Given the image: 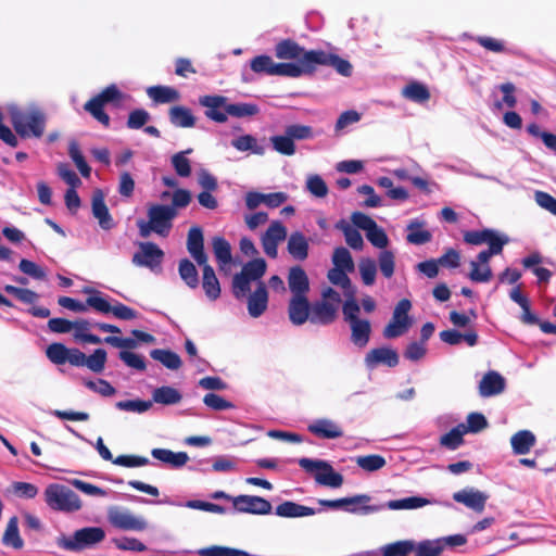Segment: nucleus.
Instances as JSON below:
<instances>
[{"instance_id": "obj_50", "label": "nucleus", "mask_w": 556, "mask_h": 556, "mask_svg": "<svg viewBox=\"0 0 556 556\" xmlns=\"http://www.w3.org/2000/svg\"><path fill=\"white\" fill-rule=\"evenodd\" d=\"M84 292L90 294V296L87 298V308L92 307L94 311L102 314L111 313L113 305L101 295L100 291L93 288H85Z\"/></svg>"}, {"instance_id": "obj_30", "label": "nucleus", "mask_w": 556, "mask_h": 556, "mask_svg": "<svg viewBox=\"0 0 556 556\" xmlns=\"http://www.w3.org/2000/svg\"><path fill=\"white\" fill-rule=\"evenodd\" d=\"M351 327V341L358 348H365L370 339L371 325L367 319H357L349 323Z\"/></svg>"}, {"instance_id": "obj_1", "label": "nucleus", "mask_w": 556, "mask_h": 556, "mask_svg": "<svg viewBox=\"0 0 556 556\" xmlns=\"http://www.w3.org/2000/svg\"><path fill=\"white\" fill-rule=\"evenodd\" d=\"M10 119L13 128L22 138H40L45 132L46 117L37 108L28 111L12 109Z\"/></svg>"}, {"instance_id": "obj_44", "label": "nucleus", "mask_w": 556, "mask_h": 556, "mask_svg": "<svg viewBox=\"0 0 556 556\" xmlns=\"http://www.w3.org/2000/svg\"><path fill=\"white\" fill-rule=\"evenodd\" d=\"M231 146L241 152L250 151L256 155H263L265 153V147L258 144L257 139L252 135H243L233 139Z\"/></svg>"}, {"instance_id": "obj_17", "label": "nucleus", "mask_w": 556, "mask_h": 556, "mask_svg": "<svg viewBox=\"0 0 556 556\" xmlns=\"http://www.w3.org/2000/svg\"><path fill=\"white\" fill-rule=\"evenodd\" d=\"M187 250L198 265L207 263V254L204 251V236L200 226H192L187 236Z\"/></svg>"}, {"instance_id": "obj_51", "label": "nucleus", "mask_w": 556, "mask_h": 556, "mask_svg": "<svg viewBox=\"0 0 556 556\" xmlns=\"http://www.w3.org/2000/svg\"><path fill=\"white\" fill-rule=\"evenodd\" d=\"M413 540L396 541L382 547V556H407L413 553Z\"/></svg>"}, {"instance_id": "obj_25", "label": "nucleus", "mask_w": 556, "mask_h": 556, "mask_svg": "<svg viewBox=\"0 0 556 556\" xmlns=\"http://www.w3.org/2000/svg\"><path fill=\"white\" fill-rule=\"evenodd\" d=\"M509 298L511 301L517 303L521 309L522 313L519 317L520 321L525 325H538L539 324V317L531 312V305L529 299L522 293L521 286L518 285L514 287L509 293Z\"/></svg>"}, {"instance_id": "obj_62", "label": "nucleus", "mask_w": 556, "mask_h": 556, "mask_svg": "<svg viewBox=\"0 0 556 556\" xmlns=\"http://www.w3.org/2000/svg\"><path fill=\"white\" fill-rule=\"evenodd\" d=\"M4 291L25 304H33L39 298L38 293L30 289L18 288L11 285H7Z\"/></svg>"}, {"instance_id": "obj_10", "label": "nucleus", "mask_w": 556, "mask_h": 556, "mask_svg": "<svg viewBox=\"0 0 556 556\" xmlns=\"http://www.w3.org/2000/svg\"><path fill=\"white\" fill-rule=\"evenodd\" d=\"M233 508L240 513L253 515H267L271 511V504L257 495H238L232 498Z\"/></svg>"}, {"instance_id": "obj_55", "label": "nucleus", "mask_w": 556, "mask_h": 556, "mask_svg": "<svg viewBox=\"0 0 556 556\" xmlns=\"http://www.w3.org/2000/svg\"><path fill=\"white\" fill-rule=\"evenodd\" d=\"M227 116L233 117H249L254 116L260 112L256 104L253 103H229L226 108Z\"/></svg>"}, {"instance_id": "obj_21", "label": "nucleus", "mask_w": 556, "mask_h": 556, "mask_svg": "<svg viewBox=\"0 0 556 556\" xmlns=\"http://www.w3.org/2000/svg\"><path fill=\"white\" fill-rule=\"evenodd\" d=\"M464 241L471 245H481L483 243L490 245L492 242H509V239L507 236H501L494 229L485 228L482 230L465 231Z\"/></svg>"}, {"instance_id": "obj_40", "label": "nucleus", "mask_w": 556, "mask_h": 556, "mask_svg": "<svg viewBox=\"0 0 556 556\" xmlns=\"http://www.w3.org/2000/svg\"><path fill=\"white\" fill-rule=\"evenodd\" d=\"M2 543L5 546H11L15 549H21L24 546V541L20 535L18 531V519L13 516L8 521L5 531L2 536Z\"/></svg>"}, {"instance_id": "obj_33", "label": "nucleus", "mask_w": 556, "mask_h": 556, "mask_svg": "<svg viewBox=\"0 0 556 556\" xmlns=\"http://www.w3.org/2000/svg\"><path fill=\"white\" fill-rule=\"evenodd\" d=\"M212 248L219 269L224 270L232 260L230 243L224 237L216 236L212 239Z\"/></svg>"}, {"instance_id": "obj_38", "label": "nucleus", "mask_w": 556, "mask_h": 556, "mask_svg": "<svg viewBox=\"0 0 556 556\" xmlns=\"http://www.w3.org/2000/svg\"><path fill=\"white\" fill-rule=\"evenodd\" d=\"M147 93L155 103H170L180 99L178 90L168 86L149 87Z\"/></svg>"}, {"instance_id": "obj_35", "label": "nucleus", "mask_w": 556, "mask_h": 556, "mask_svg": "<svg viewBox=\"0 0 556 556\" xmlns=\"http://www.w3.org/2000/svg\"><path fill=\"white\" fill-rule=\"evenodd\" d=\"M425 222L414 219L407 225V242L416 245L428 243L432 239V235L429 230L424 229Z\"/></svg>"}, {"instance_id": "obj_56", "label": "nucleus", "mask_w": 556, "mask_h": 556, "mask_svg": "<svg viewBox=\"0 0 556 556\" xmlns=\"http://www.w3.org/2000/svg\"><path fill=\"white\" fill-rule=\"evenodd\" d=\"M332 263L336 268H341L346 271L354 270V262L350 251L346 248H336L332 255Z\"/></svg>"}, {"instance_id": "obj_18", "label": "nucleus", "mask_w": 556, "mask_h": 556, "mask_svg": "<svg viewBox=\"0 0 556 556\" xmlns=\"http://www.w3.org/2000/svg\"><path fill=\"white\" fill-rule=\"evenodd\" d=\"M91 208L93 216L98 219L99 225L102 229L110 230L115 226L114 220L105 204L104 194L102 190L97 189L93 191L91 199Z\"/></svg>"}, {"instance_id": "obj_49", "label": "nucleus", "mask_w": 556, "mask_h": 556, "mask_svg": "<svg viewBox=\"0 0 556 556\" xmlns=\"http://www.w3.org/2000/svg\"><path fill=\"white\" fill-rule=\"evenodd\" d=\"M178 271L180 278L188 287L195 289L199 286V274L197 267L190 260L182 258L179 262Z\"/></svg>"}, {"instance_id": "obj_54", "label": "nucleus", "mask_w": 556, "mask_h": 556, "mask_svg": "<svg viewBox=\"0 0 556 556\" xmlns=\"http://www.w3.org/2000/svg\"><path fill=\"white\" fill-rule=\"evenodd\" d=\"M270 142L275 151L282 155L291 156L295 153V144L293 139L285 132L282 136L270 137Z\"/></svg>"}, {"instance_id": "obj_28", "label": "nucleus", "mask_w": 556, "mask_h": 556, "mask_svg": "<svg viewBox=\"0 0 556 556\" xmlns=\"http://www.w3.org/2000/svg\"><path fill=\"white\" fill-rule=\"evenodd\" d=\"M308 241L301 231H294L288 239L287 250L298 261H304L308 256Z\"/></svg>"}, {"instance_id": "obj_63", "label": "nucleus", "mask_w": 556, "mask_h": 556, "mask_svg": "<svg viewBox=\"0 0 556 556\" xmlns=\"http://www.w3.org/2000/svg\"><path fill=\"white\" fill-rule=\"evenodd\" d=\"M470 267L468 277L473 282H489L493 277L490 265L482 266L479 262H470Z\"/></svg>"}, {"instance_id": "obj_47", "label": "nucleus", "mask_w": 556, "mask_h": 556, "mask_svg": "<svg viewBox=\"0 0 556 556\" xmlns=\"http://www.w3.org/2000/svg\"><path fill=\"white\" fill-rule=\"evenodd\" d=\"M464 424H459L440 438V444L451 451L458 448L464 443Z\"/></svg>"}, {"instance_id": "obj_29", "label": "nucleus", "mask_w": 556, "mask_h": 556, "mask_svg": "<svg viewBox=\"0 0 556 556\" xmlns=\"http://www.w3.org/2000/svg\"><path fill=\"white\" fill-rule=\"evenodd\" d=\"M151 455L172 468H180L189 460V456L186 452H173L167 448H153Z\"/></svg>"}, {"instance_id": "obj_24", "label": "nucleus", "mask_w": 556, "mask_h": 556, "mask_svg": "<svg viewBox=\"0 0 556 556\" xmlns=\"http://www.w3.org/2000/svg\"><path fill=\"white\" fill-rule=\"evenodd\" d=\"M288 286L293 296L307 295L309 291V280L301 266L296 265L289 269Z\"/></svg>"}, {"instance_id": "obj_53", "label": "nucleus", "mask_w": 556, "mask_h": 556, "mask_svg": "<svg viewBox=\"0 0 556 556\" xmlns=\"http://www.w3.org/2000/svg\"><path fill=\"white\" fill-rule=\"evenodd\" d=\"M68 154L75 165L77 166L78 170L80 172L81 176L85 178L90 177L91 168L86 162L79 146L76 141H71L68 146Z\"/></svg>"}, {"instance_id": "obj_26", "label": "nucleus", "mask_w": 556, "mask_h": 556, "mask_svg": "<svg viewBox=\"0 0 556 556\" xmlns=\"http://www.w3.org/2000/svg\"><path fill=\"white\" fill-rule=\"evenodd\" d=\"M268 292L264 282H258L256 289L248 298L249 314L256 318L260 317L267 308Z\"/></svg>"}, {"instance_id": "obj_32", "label": "nucleus", "mask_w": 556, "mask_h": 556, "mask_svg": "<svg viewBox=\"0 0 556 556\" xmlns=\"http://www.w3.org/2000/svg\"><path fill=\"white\" fill-rule=\"evenodd\" d=\"M353 497L362 498L348 506H344V510L351 514L370 515L384 509L383 504H370L371 497L367 494H357Z\"/></svg>"}, {"instance_id": "obj_16", "label": "nucleus", "mask_w": 556, "mask_h": 556, "mask_svg": "<svg viewBox=\"0 0 556 556\" xmlns=\"http://www.w3.org/2000/svg\"><path fill=\"white\" fill-rule=\"evenodd\" d=\"M312 304L307 295L292 296L289 306L288 315L290 321L295 326H301L307 320L311 321Z\"/></svg>"}, {"instance_id": "obj_3", "label": "nucleus", "mask_w": 556, "mask_h": 556, "mask_svg": "<svg viewBox=\"0 0 556 556\" xmlns=\"http://www.w3.org/2000/svg\"><path fill=\"white\" fill-rule=\"evenodd\" d=\"M104 538L105 532L102 528L86 527L70 536L62 534L56 539V545L64 551L80 552L102 542Z\"/></svg>"}, {"instance_id": "obj_13", "label": "nucleus", "mask_w": 556, "mask_h": 556, "mask_svg": "<svg viewBox=\"0 0 556 556\" xmlns=\"http://www.w3.org/2000/svg\"><path fill=\"white\" fill-rule=\"evenodd\" d=\"M364 363L368 369H374L379 365H386L390 368L396 367L400 363L397 352L388 346L371 349L365 356Z\"/></svg>"}, {"instance_id": "obj_4", "label": "nucleus", "mask_w": 556, "mask_h": 556, "mask_svg": "<svg viewBox=\"0 0 556 556\" xmlns=\"http://www.w3.org/2000/svg\"><path fill=\"white\" fill-rule=\"evenodd\" d=\"M298 464L306 472L314 475L315 481L320 485L336 489L343 484V476L334 471L326 460L303 457L298 460Z\"/></svg>"}, {"instance_id": "obj_46", "label": "nucleus", "mask_w": 556, "mask_h": 556, "mask_svg": "<svg viewBox=\"0 0 556 556\" xmlns=\"http://www.w3.org/2000/svg\"><path fill=\"white\" fill-rule=\"evenodd\" d=\"M152 399L155 403L163 405H174L181 401L182 396L180 392L173 387H160L156 388L152 393Z\"/></svg>"}, {"instance_id": "obj_2", "label": "nucleus", "mask_w": 556, "mask_h": 556, "mask_svg": "<svg viewBox=\"0 0 556 556\" xmlns=\"http://www.w3.org/2000/svg\"><path fill=\"white\" fill-rule=\"evenodd\" d=\"M45 501L47 505L56 511L74 513L81 508L79 496L70 488L51 483L45 490Z\"/></svg>"}, {"instance_id": "obj_41", "label": "nucleus", "mask_w": 556, "mask_h": 556, "mask_svg": "<svg viewBox=\"0 0 556 556\" xmlns=\"http://www.w3.org/2000/svg\"><path fill=\"white\" fill-rule=\"evenodd\" d=\"M402 96L416 103L428 102L431 97L427 86L418 81L407 84L402 90Z\"/></svg>"}, {"instance_id": "obj_23", "label": "nucleus", "mask_w": 556, "mask_h": 556, "mask_svg": "<svg viewBox=\"0 0 556 556\" xmlns=\"http://www.w3.org/2000/svg\"><path fill=\"white\" fill-rule=\"evenodd\" d=\"M505 379L494 370L486 372L479 383V394L489 397L502 393L505 389Z\"/></svg>"}, {"instance_id": "obj_22", "label": "nucleus", "mask_w": 556, "mask_h": 556, "mask_svg": "<svg viewBox=\"0 0 556 556\" xmlns=\"http://www.w3.org/2000/svg\"><path fill=\"white\" fill-rule=\"evenodd\" d=\"M308 431L319 439H338L343 437L342 428L334 421L320 418L308 425Z\"/></svg>"}, {"instance_id": "obj_6", "label": "nucleus", "mask_w": 556, "mask_h": 556, "mask_svg": "<svg viewBox=\"0 0 556 556\" xmlns=\"http://www.w3.org/2000/svg\"><path fill=\"white\" fill-rule=\"evenodd\" d=\"M123 99V93L116 85L112 84L105 87L100 93L91 98L84 104L87 111L96 121L101 123L104 127L110 126V116L104 112L103 106L110 102H119Z\"/></svg>"}, {"instance_id": "obj_37", "label": "nucleus", "mask_w": 556, "mask_h": 556, "mask_svg": "<svg viewBox=\"0 0 556 556\" xmlns=\"http://www.w3.org/2000/svg\"><path fill=\"white\" fill-rule=\"evenodd\" d=\"M511 447L515 454H527L535 444V437L529 430H520L510 439Z\"/></svg>"}, {"instance_id": "obj_52", "label": "nucleus", "mask_w": 556, "mask_h": 556, "mask_svg": "<svg viewBox=\"0 0 556 556\" xmlns=\"http://www.w3.org/2000/svg\"><path fill=\"white\" fill-rule=\"evenodd\" d=\"M355 463L358 467L368 472L377 471L383 468L387 464L384 457L379 454L357 456Z\"/></svg>"}, {"instance_id": "obj_59", "label": "nucleus", "mask_w": 556, "mask_h": 556, "mask_svg": "<svg viewBox=\"0 0 556 556\" xmlns=\"http://www.w3.org/2000/svg\"><path fill=\"white\" fill-rule=\"evenodd\" d=\"M359 274L362 281L365 286H371L375 283L377 275V266L371 258H362L358 264Z\"/></svg>"}, {"instance_id": "obj_7", "label": "nucleus", "mask_w": 556, "mask_h": 556, "mask_svg": "<svg viewBox=\"0 0 556 556\" xmlns=\"http://www.w3.org/2000/svg\"><path fill=\"white\" fill-rule=\"evenodd\" d=\"M317 50L306 51L293 39H282L275 47V55L280 60H295L298 64L314 68L315 61L308 60Z\"/></svg>"}, {"instance_id": "obj_39", "label": "nucleus", "mask_w": 556, "mask_h": 556, "mask_svg": "<svg viewBox=\"0 0 556 556\" xmlns=\"http://www.w3.org/2000/svg\"><path fill=\"white\" fill-rule=\"evenodd\" d=\"M150 356L170 370H178L182 365L180 356L172 350L154 349L150 352Z\"/></svg>"}, {"instance_id": "obj_31", "label": "nucleus", "mask_w": 556, "mask_h": 556, "mask_svg": "<svg viewBox=\"0 0 556 556\" xmlns=\"http://www.w3.org/2000/svg\"><path fill=\"white\" fill-rule=\"evenodd\" d=\"M315 513L314 508L291 501H286L276 507V515L283 518L307 517Z\"/></svg>"}, {"instance_id": "obj_48", "label": "nucleus", "mask_w": 556, "mask_h": 556, "mask_svg": "<svg viewBox=\"0 0 556 556\" xmlns=\"http://www.w3.org/2000/svg\"><path fill=\"white\" fill-rule=\"evenodd\" d=\"M428 504H430V501L425 497L410 496V497H406V498H402V500L389 501L387 504H383V505H384V508H389L392 510H399V509H416V508L424 507Z\"/></svg>"}, {"instance_id": "obj_11", "label": "nucleus", "mask_w": 556, "mask_h": 556, "mask_svg": "<svg viewBox=\"0 0 556 556\" xmlns=\"http://www.w3.org/2000/svg\"><path fill=\"white\" fill-rule=\"evenodd\" d=\"M164 252L153 242H140L139 251L132 256V263L136 266L154 269L163 261Z\"/></svg>"}, {"instance_id": "obj_9", "label": "nucleus", "mask_w": 556, "mask_h": 556, "mask_svg": "<svg viewBox=\"0 0 556 556\" xmlns=\"http://www.w3.org/2000/svg\"><path fill=\"white\" fill-rule=\"evenodd\" d=\"M177 216V211L169 205L153 204L148 210V217L156 228V233L166 237L173 226L172 220Z\"/></svg>"}, {"instance_id": "obj_15", "label": "nucleus", "mask_w": 556, "mask_h": 556, "mask_svg": "<svg viewBox=\"0 0 556 556\" xmlns=\"http://www.w3.org/2000/svg\"><path fill=\"white\" fill-rule=\"evenodd\" d=\"M308 60L315 61L314 71L317 65H327L333 67L342 76L349 77L352 75V64L337 54L317 50V54H311Z\"/></svg>"}, {"instance_id": "obj_19", "label": "nucleus", "mask_w": 556, "mask_h": 556, "mask_svg": "<svg viewBox=\"0 0 556 556\" xmlns=\"http://www.w3.org/2000/svg\"><path fill=\"white\" fill-rule=\"evenodd\" d=\"M453 500L477 513H481L485 507L488 495L475 489H464L455 492Z\"/></svg>"}, {"instance_id": "obj_58", "label": "nucleus", "mask_w": 556, "mask_h": 556, "mask_svg": "<svg viewBox=\"0 0 556 556\" xmlns=\"http://www.w3.org/2000/svg\"><path fill=\"white\" fill-rule=\"evenodd\" d=\"M108 354L104 349H97L89 356H86L85 366L92 372L100 374L104 370Z\"/></svg>"}, {"instance_id": "obj_12", "label": "nucleus", "mask_w": 556, "mask_h": 556, "mask_svg": "<svg viewBox=\"0 0 556 556\" xmlns=\"http://www.w3.org/2000/svg\"><path fill=\"white\" fill-rule=\"evenodd\" d=\"M201 106L205 108V116L216 123L227 122L226 108L229 104L228 99L224 96H202L199 98Z\"/></svg>"}, {"instance_id": "obj_42", "label": "nucleus", "mask_w": 556, "mask_h": 556, "mask_svg": "<svg viewBox=\"0 0 556 556\" xmlns=\"http://www.w3.org/2000/svg\"><path fill=\"white\" fill-rule=\"evenodd\" d=\"M336 228L341 230L345 237V241L354 250H362L364 247V240L361 232L350 225L345 219H340L336 224Z\"/></svg>"}, {"instance_id": "obj_57", "label": "nucleus", "mask_w": 556, "mask_h": 556, "mask_svg": "<svg viewBox=\"0 0 556 556\" xmlns=\"http://www.w3.org/2000/svg\"><path fill=\"white\" fill-rule=\"evenodd\" d=\"M266 271V262L264 258H255L248 262L241 273L250 280H257L264 276Z\"/></svg>"}, {"instance_id": "obj_14", "label": "nucleus", "mask_w": 556, "mask_h": 556, "mask_svg": "<svg viewBox=\"0 0 556 556\" xmlns=\"http://www.w3.org/2000/svg\"><path fill=\"white\" fill-rule=\"evenodd\" d=\"M287 237V229L281 222L276 220L270 224L268 229L262 236L263 250L267 256L271 258L277 257V248L279 242L283 241Z\"/></svg>"}, {"instance_id": "obj_43", "label": "nucleus", "mask_w": 556, "mask_h": 556, "mask_svg": "<svg viewBox=\"0 0 556 556\" xmlns=\"http://www.w3.org/2000/svg\"><path fill=\"white\" fill-rule=\"evenodd\" d=\"M74 338L84 343L100 344L102 339L96 334L89 333L91 324L87 319H77L72 321Z\"/></svg>"}, {"instance_id": "obj_8", "label": "nucleus", "mask_w": 556, "mask_h": 556, "mask_svg": "<svg viewBox=\"0 0 556 556\" xmlns=\"http://www.w3.org/2000/svg\"><path fill=\"white\" fill-rule=\"evenodd\" d=\"M108 518L110 523L124 531H144L148 522L144 518L135 516L128 510H122L117 507L110 508Z\"/></svg>"}, {"instance_id": "obj_27", "label": "nucleus", "mask_w": 556, "mask_h": 556, "mask_svg": "<svg viewBox=\"0 0 556 556\" xmlns=\"http://www.w3.org/2000/svg\"><path fill=\"white\" fill-rule=\"evenodd\" d=\"M200 266H202L203 270L202 288L205 292V295L210 300L215 301L220 295L219 281L215 275L213 267L208 263L201 264Z\"/></svg>"}, {"instance_id": "obj_61", "label": "nucleus", "mask_w": 556, "mask_h": 556, "mask_svg": "<svg viewBox=\"0 0 556 556\" xmlns=\"http://www.w3.org/2000/svg\"><path fill=\"white\" fill-rule=\"evenodd\" d=\"M68 352L70 349L63 343L54 342L47 348L46 355L53 364L63 365L66 363V358H68Z\"/></svg>"}, {"instance_id": "obj_36", "label": "nucleus", "mask_w": 556, "mask_h": 556, "mask_svg": "<svg viewBox=\"0 0 556 556\" xmlns=\"http://www.w3.org/2000/svg\"><path fill=\"white\" fill-rule=\"evenodd\" d=\"M273 76L292 77L296 78L302 75H311L314 68L306 67L298 63H275Z\"/></svg>"}, {"instance_id": "obj_45", "label": "nucleus", "mask_w": 556, "mask_h": 556, "mask_svg": "<svg viewBox=\"0 0 556 556\" xmlns=\"http://www.w3.org/2000/svg\"><path fill=\"white\" fill-rule=\"evenodd\" d=\"M443 552V541L424 540L418 543L414 541V556H440Z\"/></svg>"}, {"instance_id": "obj_20", "label": "nucleus", "mask_w": 556, "mask_h": 556, "mask_svg": "<svg viewBox=\"0 0 556 556\" xmlns=\"http://www.w3.org/2000/svg\"><path fill=\"white\" fill-rule=\"evenodd\" d=\"M338 309L327 301H315L312 303L311 323L323 326L330 325L337 319Z\"/></svg>"}, {"instance_id": "obj_34", "label": "nucleus", "mask_w": 556, "mask_h": 556, "mask_svg": "<svg viewBox=\"0 0 556 556\" xmlns=\"http://www.w3.org/2000/svg\"><path fill=\"white\" fill-rule=\"evenodd\" d=\"M170 123L180 128H191L195 125V117L190 109L182 105L172 106L168 111Z\"/></svg>"}, {"instance_id": "obj_60", "label": "nucleus", "mask_w": 556, "mask_h": 556, "mask_svg": "<svg viewBox=\"0 0 556 556\" xmlns=\"http://www.w3.org/2000/svg\"><path fill=\"white\" fill-rule=\"evenodd\" d=\"M412 308V303L408 299H402L397 302L393 314H392V320L396 324H405L408 325V328L412 327V319L408 316V312Z\"/></svg>"}, {"instance_id": "obj_64", "label": "nucleus", "mask_w": 556, "mask_h": 556, "mask_svg": "<svg viewBox=\"0 0 556 556\" xmlns=\"http://www.w3.org/2000/svg\"><path fill=\"white\" fill-rule=\"evenodd\" d=\"M379 268L386 278H391L395 268V256L392 251L383 250L378 258Z\"/></svg>"}, {"instance_id": "obj_5", "label": "nucleus", "mask_w": 556, "mask_h": 556, "mask_svg": "<svg viewBox=\"0 0 556 556\" xmlns=\"http://www.w3.org/2000/svg\"><path fill=\"white\" fill-rule=\"evenodd\" d=\"M298 464L306 472L314 475L315 481L320 485L336 489L343 484V476L334 471L326 460L303 457L298 460Z\"/></svg>"}]
</instances>
